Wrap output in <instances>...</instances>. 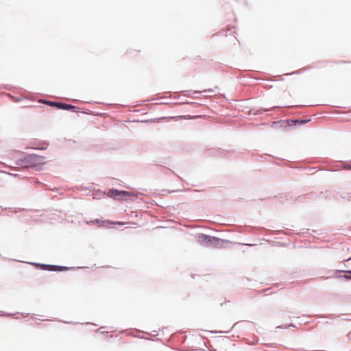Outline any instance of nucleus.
I'll list each match as a JSON object with an SVG mask.
<instances>
[{
  "label": "nucleus",
  "mask_w": 351,
  "mask_h": 351,
  "mask_svg": "<svg viewBox=\"0 0 351 351\" xmlns=\"http://www.w3.org/2000/svg\"><path fill=\"white\" fill-rule=\"evenodd\" d=\"M311 121L310 119H295V120H291V122L293 123V125H295L296 123H300L301 125H304L309 122Z\"/></svg>",
  "instance_id": "8"
},
{
  "label": "nucleus",
  "mask_w": 351,
  "mask_h": 351,
  "mask_svg": "<svg viewBox=\"0 0 351 351\" xmlns=\"http://www.w3.org/2000/svg\"><path fill=\"white\" fill-rule=\"evenodd\" d=\"M40 102L44 103V101L43 99L39 100Z\"/></svg>",
  "instance_id": "14"
},
{
  "label": "nucleus",
  "mask_w": 351,
  "mask_h": 351,
  "mask_svg": "<svg viewBox=\"0 0 351 351\" xmlns=\"http://www.w3.org/2000/svg\"><path fill=\"white\" fill-rule=\"evenodd\" d=\"M196 238L198 243L206 247H221L223 246L224 243H229L228 240L221 239L216 237L204 234H198Z\"/></svg>",
  "instance_id": "1"
},
{
  "label": "nucleus",
  "mask_w": 351,
  "mask_h": 351,
  "mask_svg": "<svg viewBox=\"0 0 351 351\" xmlns=\"http://www.w3.org/2000/svg\"><path fill=\"white\" fill-rule=\"evenodd\" d=\"M300 73V71L299 70H298V71H295L291 72V73H286L285 75H291L298 74V73Z\"/></svg>",
  "instance_id": "10"
},
{
  "label": "nucleus",
  "mask_w": 351,
  "mask_h": 351,
  "mask_svg": "<svg viewBox=\"0 0 351 351\" xmlns=\"http://www.w3.org/2000/svg\"><path fill=\"white\" fill-rule=\"evenodd\" d=\"M203 93H214L215 90L213 88L205 89L202 91Z\"/></svg>",
  "instance_id": "12"
},
{
  "label": "nucleus",
  "mask_w": 351,
  "mask_h": 351,
  "mask_svg": "<svg viewBox=\"0 0 351 351\" xmlns=\"http://www.w3.org/2000/svg\"><path fill=\"white\" fill-rule=\"evenodd\" d=\"M35 266L37 267V268H39L40 269H44V264H38V263H35L34 264Z\"/></svg>",
  "instance_id": "9"
},
{
  "label": "nucleus",
  "mask_w": 351,
  "mask_h": 351,
  "mask_svg": "<svg viewBox=\"0 0 351 351\" xmlns=\"http://www.w3.org/2000/svg\"><path fill=\"white\" fill-rule=\"evenodd\" d=\"M68 269H69V267L65 266L45 264V271L47 270L51 271H62Z\"/></svg>",
  "instance_id": "4"
},
{
  "label": "nucleus",
  "mask_w": 351,
  "mask_h": 351,
  "mask_svg": "<svg viewBox=\"0 0 351 351\" xmlns=\"http://www.w3.org/2000/svg\"><path fill=\"white\" fill-rule=\"evenodd\" d=\"M99 221V219H95V220L93 221V223H98Z\"/></svg>",
  "instance_id": "13"
},
{
  "label": "nucleus",
  "mask_w": 351,
  "mask_h": 351,
  "mask_svg": "<svg viewBox=\"0 0 351 351\" xmlns=\"http://www.w3.org/2000/svg\"><path fill=\"white\" fill-rule=\"evenodd\" d=\"M276 108V107H273L271 109L260 108L259 110L252 109L250 112V114H254V115H258V114H263L264 112H267V111L271 110Z\"/></svg>",
  "instance_id": "7"
},
{
  "label": "nucleus",
  "mask_w": 351,
  "mask_h": 351,
  "mask_svg": "<svg viewBox=\"0 0 351 351\" xmlns=\"http://www.w3.org/2000/svg\"><path fill=\"white\" fill-rule=\"evenodd\" d=\"M337 273H346L351 274V270H337ZM338 278H342L345 279L346 280H351V276L348 274L337 276Z\"/></svg>",
  "instance_id": "6"
},
{
  "label": "nucleus",
  "mask_w": 351,
  "mask_h": 351,
  "mask_svg": "<svg viewBox=\"0 0 351 351\" xmlns=\"http://www.w3.org/2000/svg\"><path fill=\"white\" fill-rule=\"evenodd\" d=\"M249 245L250 246H253V245H254V244H250Z\"/></svg>",
  "instance_id": "16"
},
{
  "label": "nucleus",
  "mask_w": 351,
  "mask_h": 351,
  "mask_svg": "<svg viewBox=\"0 0 351 351\" xmlns=\"http://www.w3.org/2000/svg\"><path fill=\"white\" fill-rule=\"evenodd\" d=\"M195 93H200V92H199V91H197V90H195Z\"/></svg>",
  "instance_id": "15"
},
{
  "label": "nucleus",
  "mask_w": 351,
  "mask_h": 351,
  "mask_svg": "<svg viewBox=\"0 0 351 351\" xmlns=\"http://www.w3.org/2000/svg\"><path fill=\"white\" fill-rule=\"evenodd\" d=\"M108 195L116 199H127L129 197L134 195V194L127 191H119L112 189L108 191ZM134 196H136V195H134Z\"/></svg>",
  "instance_id": "2"
},
{
  "label": "nucleus",
  "mask_w": 351,
  "mask_h": 351,
  "mask_svg": "<svg viewBox=\"0 0 351 351\" xmlns=\"http://www.w3.org/2000/svg\"><path fill=\"white\" fill-rule=\"evenodd\" d=\"M343 168L344 169L351 170V165H343Z\"/></svg>",
  "instance_id": "11"
},
{
  "label": "nucleus",
  "mask_w": 351,
  "mask_h": 351,
  "mask_svg": "<svg viewBox=\"0 0 351 351\" xmlns=\"http://www.w3.org/2000/svg\"><path fill=\"white\" fill-rule=\"evenodd\" d=\"M278 125L280 128H286L289 126L294 125L293 123L291 122V120H281L279 121H274L272 123V125Z\"/></svg>",
  "instance_id": "5"
},
{
  "label": "nucleus",
  "mask_w": 351,
  "mask_h": 351,
  "mask_svg": "<svg viewBox=\"0 0 351 351\" xmlns=\"http://www.w3.org/2000/svg\"><path fill=\"white\" fill-rule=\"evenodd\" d=\"M45 105L56 107L58 109L65 110H73L74 111L76 109V106H73L71 104H69L63 102H58L50 100L45 99Z\"/></svg>",
  "instance_id": "3"
}]
</instances>
